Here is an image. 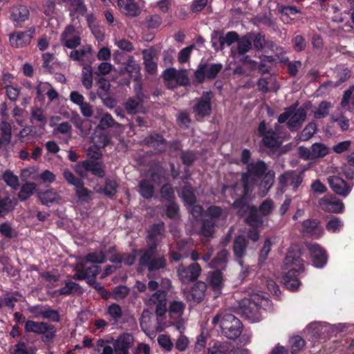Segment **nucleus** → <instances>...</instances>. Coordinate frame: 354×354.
<instances>
[{
    "label": "nucleus",
    "mask_w": 354,
    "mask_h": 354,
    "mask_svg": "<svg viewBox=\"0 0 354 354\" xmlns=\"http://www.w3.org/2000/svg\"><path fill=\"white\" fill-rule=\"evenodd\" d=\"M209 286L214 292H219L223 286V274L221 270L209 272L207 277Z\"/></svg>",
    "instance_id": "obj_31"
},
{
    "label": "nucleus",
    "mask_w": 354,
    "mask_h": 354,
    "mask_svg": "<svg viewBox=\"0 0 354 354\" xmlns=\"http://www.w3.org/2000/svg\"><path fill=\"white\" fill-rule=\"evenodd\" d=\"M205 215L209 217V219L216 223L220 219H225L227 212L221 207L213 205L207 208Z\"/></svg>",
    "instance_id": "obj_36"
},
{
    "label": "nucleus",
    "mask_w": 354,
    "mask_h": 354,
    "mask_svg": "<svg viewBox=\"0 0 354 354\" xmlns=\"http://www.w3.org/2000/svg\"><path fill=\"white\" fill-rule=\"evenodd\" d=\"M42 318L49 319L53 322H59L61 320L58 310L53 309L48 306L44 308V313H42Z\"/></svg>",
    "instance_id": "obj_61"
},
{
    "label": "nucleus",
    "mask_w": 354,
    "mask_h": 354,
    "mask_svg": "<svg viewBox=\"0 0 354 354\" xmlns=\"http://www.w3.org/2000/svg\"><path fill=\"white\" fill-rule=\"evenodd\" d=\"M257 133L259 137L262 138V145L268 149H277L281 145L277 132L272 128L268 129L264 120L260 122L257 129Z\"/></svg>",
    "instance_id": "obj_8"
},
{
    "label": "nucleus",
    "mask_w": 354,
    "mask_h": 354,
    "mask_svg": "<svg viewBox=\"0 0 354 354\" xmlns=\"http://www.w3.org/2000/svg\"><path fill=\"white\" fill-rule=\"evenodd\" d=\"M138 192L145 199H151L155 193V188L149 179H142L138 183Z\"/></svg>",
    "instance_id": "obj_32"
},
{
    "label": "nucleus",
    "mask_w": 354,
    "mask_h": 354,
    "mask_svg": "<svg viewBox=\"0 0 354 354\" xmlns=\"http://www.w3.org/2000/svg\"><path fill=\"white\" fill-rule=\"evenodd\" d=\"M144 64L146 72L149 75H154L157 72V64L153 60L151 53L144 55Z\"/></svg>",
    "instance_id": "obj_58"
},
{
    "label": "nucleus",
    "mask_w": 354,
    "mask_h": 354,
    "mask_svg": "<svg viewBox=\"0 0 354 354\" xmlns=\"http://www.w3.org/2000/svg\"><path fill=\"white\" fill-rule=\"evenodd\" d=\"M238 40H239V35L235 31L227 32L225 36L220 35L218 41L220 43L221 50L224 48L225 44L230 46L232 44L237 42Z\"/></svg>",
    "instance_id": "obj_43"
},
{
    "label": "nucleus",
    "mask_w": 354,
    "mask_h": 354,
    "mask_svg": "<svg viewBox=\"0 0 354 354\" xmlns=\"http://www.w3.org/2000/svg\"><path fill=\"white\" fill-rule=\"evenodd\" d=\"M257 208L258 212L262 216H268L272 214L274 209V202L272 199H266Z\"/></svg>",
    "instance_id": "obj_56"
},
{
    "label": "nucleus",
    "mask_w": 354,
    "mask_h": 354,
    "mask_svg": "<svg viewBox=\"0 0 354 354\" xmlns=\"http://www.w3.org/2000/svg\"><path fill=\"white\" fill-rule=\"evenodd\" d=\"M130 292V288L124 285L115 286L112 292V298L116 301L124 299Z\"/></svg>",
    "instance_id": "obj_54"
},
{
    "label": "nucleus",
    "mask_w": 354,
    "mask_h": 354,
    "mask_svg": "<svg viewBox=\"0 0 354 354\" xmlns=\"http://www.w3.org/2000/svg\"><path fill=\"white\" fill-rule=\"evenodd\" d=\"M244 174L256 181L261 179L259 189L261 190L263 196H266L268 193L274 181V171L268 169L267 164L261 160L248 164L246 171Z\"/></svg>",
    "instance_id": "obj_2"
},
{
    "label": "nucleus",
    "mask_w": 354,
    "mask_h": 354,
    "mask_svg": "<svg viewBox=\"0 0 354 354\" xmlns=\"http://www.w3.org/2000/svg\"><path fill=\"white\" fill-rule=\"evenodd\" d=\"M301 227L304 234L314 239H319L323 236L324 232L320 221L315 218L304 220L301 223Z\"/></svg>",
    "instance_id": "obj_17"
},
{
    "label": "nucleus",
    "mask_w": 354,
    "mask_h": 354,
    "mask_svg": "<svg viewBox=\"0 0 354 354\" xmlns=\"http://www.w3.org/2000/svg\"><path fill=\"white\" fill-rule=\"evenodd\" d=\"M229 252L227 250L223 249L218 252L215 257L209 262V266L214 270H225L228 262Z\"/></svg>",
    "instance_id": "obj_28"
},
{
    "label": "nucleus",
    "mask_w": 354,
    "mask_h": 354,
    "mask_svg": "<svg viewBox=\"0 0 354 354\" xmlns=\"http://www.w3.org/2000/svg\"><path fill=\"white\" fill-rule=\"evenodd\" d=\"M180 158L183 165L189 167L192 166L196 159V153L193 151H182Z\"/></svg>",
    "instance_id": "obj_62"
},
{
    "label": "nucleus",
    "mask_w": 354,
    "mask_h": 354,
    "mask_svg": "<svg viewBox=\"0 0 354 354\" xmlns=\"http://www.w3.org/2000/svg\"><path fill=\"white\" fill-rule=\"evenodd\" d=\"M342 226L343 223L339 218L333 217L327 222L326 229L329 232L335 233L337 232Z\"/></svg>",
    "instance_id": "obj_64"
},
{
    "label": "nucleus",
    "mask_w": 354,
    "mask_h": 354,
    "mask_svg": "<svg viewBox=\"0 0 354 354\" xmlns=\"http://www.w3.org/2000/svg\"><path fill=\"white\" fill-rule=\"evenodd\" d=\"M59 295H70L73 292L82 293V287L77 283L67 281L65 283V286L56 290Z\"/></svg>",
    "instance_id": "obj_41"
},
{
    "label": "nucleus",
    "mask_w": 354,
    "mask_h": 354,
    "mask_svg": "<svg viewBox=\"0 0 354 354\" xmlns=\"http://www.w3.org/2000/svg\"><path fill=\"white\" fill-rule=\"evenodd\" d=\"M207 63H201L197 69L194 71V80H193L192 84L194 85L196 84H201L204 82L206 77V71H207Z\"/></svg>",
    "instance_id": "obj_47"
},
{
    "label": "nucleus",
    "mask_w": 354,
    "mask_h": 354,
    "mask_svg": "<svg viewBox=\"0 0 354 354\" xmlns=\"http://www.w3.org/2000/svg\"><path fill=\"white\" fill-rule=\"evenodd\" d=\"M214 326L219 324L221 334L228 339H236L241 335L243 324L241 321L231 313H218L212 319Z\"/></svg>",
    "instance_id": "obj_3"
},
{
    "label": "nucleus",
    "mask_w": 354,
    "mask_h": 354,
    "mask_svg": "<svg viewBox=\"0 0 354 354\" xmlns=\"http://www.w3.org/2000/svg\"><path fill=\"white\" fill-rule=\"evenodd\" d=\"M93 49L91 45H86L80 50L73 49L70 54L69 57L71 59L79 62H84V58L87 57L88 55L92 53Z\"/></svg>",
    "instance_id": "obj_38"
},
{
    "label": "nucleus",
    "mask_w": 354,
    "mask_h": 354,
    "mask_svg": "<svg viewBox=\"0 0 354 354\" xmlns=\"http://www.w3.org/2000/svg\"><path fill=\"white\" fill-rule=\"evenodd\" d=\"M143 143L145 145L153 148L155 153H162L166 151L167 140L159 133H153L147 136Z\"/></svg>",
    "instance_id": "obj_21"
},
{
    "label": "nucleus",
    "mask_w": 354,
    "mask_h": 354,
    "mask_svg": "<svg viewBox=\"0 0 354 354\" xmlns=\"http://www.w3.org/2000/svg\"><path fill=\"white\" fill-rule=\"evenodd\" d=\"M165 232V224L163 222L153 224L149 230L147 238L151 241H155L158 236H161Z\"/></svg>",
    "instance_id": "obj_50"
},
{
    "label": "nucleus",
    "mask_w": 354,
    "mask_h": 354,
    "mask_svg": "<svg viewBox=\"0 0 354 354\" xmlns=\"http://www.w3.org/2000/svg\"><path fill=\"white\" fill-rule=\"evenodd\" d=\"M0 131L1 137L9 145L12 139V127L10 124L6 120H1L0 122Z\"/></svg>",
    "instance_id": "obj_57"
},
{
    "label": "nucleus",
    "mask_w": 354,
    "mask_h": 354,
    "mask_svg": "<svg viewBox=\"0 0 354 354\" xmlns=\"http://www.w3.org/2000/svg\"><path fill=\"white\" fill-rule=\"evenodd\" d=\"M327 181L330 189L340 196L346 197L352 190L353 186L337 176H329Z\"/></svg>",
    "instance_id": "obj_16"
},
{
    "label": "nucleus",
    "mask_w": 354,
    "mask_h": 354,
    "mask_svg": "<svg viewBox=\"0 0 354 354\" xmlns=\"http://www.w3.org/2000/svg\"><path fill=\"white\" fill-rule=\"evenodd\" d=\"M290 342L291 344L290 352L292 354L297 353L305 345V341L300 336H295L292 337Z\"/></svg>",
    "instance_id": "obj_63"
},
{
    "label": "nucleus",
    "mask_w": 354,
    "mask_h": 354,
    "mask_svg": "<svg viewBox=\"0 0 354 354\" xmlns=\"http://www.w3.org/2000/svg\"><path fill=\"white\" fill-rule=\"evenodd\" d=\"M141 106L134 97H129L124 103V108L127 113L129 115H136L139 111L138 109Z\"/></svg>",
    "instance_id": "obj_53"
},
{
    "label": "nucleus",
    "mask_w": 354,
    "mask_h": 354,
    "mask_svg": "<svg viewBox=\"0 0 354 354\" xmlns=\"http://www.w3.org/2000/svg\"><path fill=\"white\" fill-rule=\"evenodd\" d=\"M84 261L91 263H104L106 262V258L104 252L101 250L98 252H93L87 254L84 257Z\"/></svg>",
    "instance_id": "obj_48"
},
{
    "label": "nucleus",
    "mask_w": 354,
    "mask_h": 354,
    "mask_svg": "<svg viewBox=\"0 0 354 354\" xmlns=\"http://www.w3.org/2000/svg\"><path fill=\"white\" fill-rule=\"evenodd\" d=\"M301 173L295 170H289L283 172L279 176V184L282 187L290 186L294 192H296L303 182Z\"/></svg>",
    "instance_id": "obj_12"
},
{
    "label": "nucleus",
    "mask_w": 354,
    "mask_h": 354,
    "mask_svg": "<svg viewBox=\"0 0 354 354\" xmlns=\"http://www.w3.org/2000/svg\"><path fill=\"white\" fill-rule=\"evenodd\" d=\"M248 242L243 235L236 236L233 241V252L237 259H242L246 254Z\"/></svg>",
    "instance_id": "obj_27"
},
{
    "label": "nucleus",
    "mask_w": 354,
    "mask_h": 354,
    "mask_svg": "<svg viewBox=\"0 0 354 354\" xmlns=\"http://www.w3.org/2000/svg\"><path fill=\"white\" fill-rule=\"evenodd\" d=\"M306 118V111L303 107L295 109V112L287 122L288 127L292 131V128L300 127Z\"/></svg>",
    "instance_id": "obj_30"
},
{
    "label": "nucleus",
    "mask_w": 354,
    "mask_h": 354,
    "mask_svg": "<svg viewBox=\"0 0 354 354\" xmlns=\"http://www.w3.org/2000/svg\"><path fill=\"white\" fill-rule=\"evenodd\" d=\"M134 338L131 334L124 333L120 334L115 340L112 342L115 354H129L133 346Z\"/></svg>",
    "instance_id": "obj_18"
},
{
    "label": "nucleus",
    "mask_w": 354,
    "mask_h": 354,
    "mask_svg": "<svg viewBox=\"0 0 354 354\" xmlns=\"http://www.w3.org/2000/svg\"><path fill=\"white\" fill-rule=\"evenodd\" d=\"M245 208L248 209V214L245 218V223L252 227H261L263 225L262 216L259 213L256 205L250 203Z\"/></svg>",
    "instance_id": "obj_26"
},
{
    "label": "nucleus",
    "mask_w": 354,
    "mask_h": 354,
    "mask_svg": "<svg viewBox=\"0 0 354 354\" xmlns=\"http://www.w3.org/2000/svg\"><path fill=\"white\" fill-rule=\"evenodd\" d=\"M75 28L73 25H68L61 35L62 44L71 49H75L81 44L80 35H75Z\"/></svg>",
    "instance_id": "obj_19"
},
{
    "label": "nucleus",
    "mask_w": 354,
    "mask_h": 354,
    "mask_svg": "<svg viewBox=\"0 0 354 354\" xmlns=\"http://www.w3.org/2000/svg\"><path fill=\"white\" fill-rule=\"evenodd\" d=\"M317 125L315 122L308 124L300 134V139L302 141H307L316 133Z\"/></svg>",
    "instance_id": "obj_60"
},
{
    "label": "nucleus",
    "mask_w": 354,
    "mask_h": 354,
    "mask_svg": "<svg viewBox=\"0 0 354 354\" xmlns=\"http://www.w3.org/2000/svg\"><path fill=\"white\" fill-rule=\"evenodd\" d=\"M118 187V185L115 180L106 178L105 179L104 186L100 187L97 192L104 194L109 198H113L117 193Z\"/></svg>",
    "instance_id": "obj_34"
},
{
    "label": "nucleus",
    "mask_w": 354,
    "mask_h": 354,
    "mask_svg": "<svg viewBox=\"0 0 354 354\" xmlns=\"http://www.w3.org/2000/svg\"><path fill=\"white\" fill-rule=\"evenodd\" d=\"M117 1L120 12L129 17H136L141 13V8L134 0H110Z\"/></svg>",
    "instance_id": "obj_22"
},
{
    "label": "nucleus",
    "mask_w": 354,
    "mask_h": 354,
    "mask_svg": "<svg viewBox=\"0 0 354 354\" xmlns=\"http://www.w3.org/2000/svg\"><path fill=\"white\" fill-rule=\"evenodd\" d=\"M38 197L41 204L48 205L49 203H58L61 200L59 194L53 189L44 192H39Z\"/></svg>",
    "instance_id": "obj_33"
},
{
    "label": "nucleus",
    "mask_w": 354,
    "mask_h": 354,
    "mask_svg": "<svg viewBox=\"0 0 354 354\" xmlns=\"http://www.w3.org/2000/svg\"><path fill=\"white\" fill-rule=\"evenodd\" d=\"M149 180L152 183L160 185L167 180V174L165 169L159 163H154L150 165L148 169Z\"/></svg>",
    "instance_id": "obj_25"
},
{
    "label": "nucleus",
    "mask_w": 354,
    "mask_h": 354,
    "mask_svg": "<svg viewBox=\"0 0 354 354\" xmlns=\"http://www.w3.org/2000/svg\"><path fill=\"white\" fill-rule=\"evenodd\" d=\"M181 198L186 205H192L196 203V197L191 185L186 184L183 187Z\"/></svg>",
    "instance_id": "obj_40"
},
{
    "label": "nucleus",
    "mask_w": 354,
    "mask_h": 354,
    "mask_svg": "<svg viewBox=\"0 0 354 354\" xmlns=\"http://www.w3.org/2000/svg\"><path fill=\"white\" fill-rule=\"evenodd\" d=\"M265 297L259 294L250 295L239 303V310L246 318L254 320L259 318V310Z\"/></svg>",
    "instance_id": "obj_6"
},
{
    "label": "nucleus",
    "mask_w": 354,
    "mask_h": 354,
    "mask_svg": "<svg viewBox=\"0 0 354 354\" xmlns=\"http://www.w3.org/2000/svg\"><path fill=\"white\" fill-rule=\"evenodd\" d=\"M234 345L228 341L213 339L209 343L207 354H237Z\"/></svg>",
    "instance_id": "obj_15"
},
{
    "label": "nucleus",
    "mask_w": 354,
    "mask_h": 354,
    "mask_svg": "<svg viewBox=\"0 0 354 354\" xmlns=\"http://www.w3.org/2000/svg\"><path fill=\"white\" fill-rule=\"evenodd\" d=\"M206 290L205 282L196 281V283L189 289L184 291V294L187 301L199 304L203 300Z\"/></svg>",
    "instance_id": "obj_14"
},
{
    "label": "nucleus",
    "mask_w": 354,
    "mask_h": 354,
    "mask_svg": "<svg viewBox=\"0 0 354 354\" xmlns=\"http://www.w3.org/2000/svg\"><path fill=\"white\" fill-rule=\"evenodd\" d=\"M30 12L27 6L19 5L10 10V18L17 27H22L24 22L29 19Z\"/></svg>",
    "instance_id": "obj_23"
},
{
    "label": "nucleus",
    "mask_w": 354,
    "mask_h": 354,
    "mask_svg": "<svg viewBox=\"0 0 354 354\" xmlns=\"http://www.w3.org/2000/svg\"><path fill=\"white\" fill-rule=\"evenodd\" d=\"M332 107L330 102L322 101L319 104L316 111H314V118L317 120L326 118L329 114V110Z\"/></svg>",
    "instance_id": "obj_46"
},
{
    "label": "nucleus",
    "mask_w": 354,
    "mask_h": 354,
    "mask_svg": "<svg viewBox=\"0 0 354 354\" xmlns=\"http://www.w3.org/2000/svg\"><path fill=\"white\" fill-rule=\"evenodd\" d=\"M37 191V184L33 182H28L23 184L18 193L20 201H26Z\"/></svg>",
    "instance_id": "obj_37"
},
{
    "label": "nucleus",
    "mask_w": 354,
    "mask_h": 354,
    "mask_svg": "<svg viewBox=\"0 0 354 354\" xmlns=\"http://www.w3.org/2000/svg\"><path fill=\"white\" fill-rule=\"evenodd\" d=\"M167 295L165 290H158L149 298V301L156 305V314L158 317H162L167 312Z\"/></svg>",
    "instance_id": "obj_24"
},
{
    "label": "nucleus",
    "mask_w": 354,
    "mask_h": 354,
    "mask_svg": "<svg viewBox=\"0 0 354 354\" xmlns=\"http://www.w3.org/2000/svg\"><path fill=\"white\" fill-rule=\"evenodd\" d=\"M252 33L239 37V40L237 41V53L239 55H243L250 50H251L252 44Z\"/></svg>",
    "instance_id": "obj_39"
},
{
    "label": "nucleus",
    "mask_w": 354,
    "mask_h": 354,
    "mask_svg": "<svg viewBox=\"0 0 354 354\" xmlns=\"http://www.w3.org/2000/svg\"><path fill=\"white\" fill-rule=\"evenodd\" d=\"M310 147L313 160L324 158L329 153L328 147L323 143L316 142Z\"/></svg>",
    "instance_id": "obj_44"
},
{
    "label": "nucleus",
    "mask_w": 354,
    "mask_h": 354,
    "mask_svg": "<svg viewBox=\"0 0 354 354\" xmlns=\"http://www.w3.org/2000/svg\"><path fill=\"white\" fill-rule=\"evenodd\" d=\"M12 200L9 196L0 198V217H4L13 209Z\"/></svg>",
    "instance_id": "obj_49"
},
{
    "label": "nucleus",
    "mask_w": 354,
    "mask_h": 354,
    "mask_svg": "<svg viewBox=\"0 0 354 354\" xmlns=\"http://www.w3.org/2000/svg\"><path fill=\"white\" fill-rule=\"evenodd\" d=\"M118 126L120 124L115 121L112 115L109 113H104L99 122V127L102 129Z\"/></svg>",
    "instance_id": "obj_59"
},
{
    "label": "nucleus",
    "mask_w": 354,
    "mask_h": 354,
    "mask_svg": "<svg viewBox=\"0 0 354 354\" xmlns=\"http://www.w3.org/2000/svg\"><path fill=\"white\" fill-rule=\"evenodd\" d=\"M80 164L86 171H91L93 175L99 178L105 176L106 172L101 162L86 160L81 162Z\"/></svg>",
    "instance_id": "obj_29"
},
{
    "label": "nucleus",
    "mask_w": 354,
    "mask_h": 354,
    "mask_svg": "<svg viewBox=\"0 0 354 354\" xmlns=\"http://www.w3.org/2000/svg\"><path fill=\"white\" fill-rule=\"evenodd\" d=\"M216 223L211 219L202 220L201 226V234L205 237H212L214 233Z\"/></svg>",
    "instance_id": "obj_45"
},
{
    "label": "nucleus",
    "mask_w": 354,
    "mask_h": 354,
    "mask_svg": "<svg viewBox=\"0 0 354 354\" xmlns=\"http://www.w3.org/2000/svg\"><path fill=\"white\" fill-rule=\"evenodd\" d=\"M2 179L7 184V185L12 187V189H17L18 188L19 185V178L11 171L6 170L2 176Z\"/></svg>",
    "instance_id": "obj_55"
},
{
    "label": "nucleus",
    "mask_w": 354,
    "mask_h": 354,
    "mask_svg": "<svg viewBox=\"0 0 354 354\" xmlns=\"http://www.w3.org/2000/svg\"><path fill=\"white\" fill-rule=\"evenodd\" d=\"M257 181L248 176L244 173L241 175V183L243 192L241 195L233 202L232 207L238 209V214L243 216V209L251 201V194L253 191L254 185Z\"/></svg>",
    "instance_id": "obj_7"
},
{
    "label": "nucleus",
    "mask_w": 354,
    "mask_h": 354,
    "mask_svg": "<svg viewBox=\"0 0 354 354\" xmlns=\"http://www.w3.org/2000/svg\"><path fill=\"white\" fill-rule=\"evenodd\" d=\"M320 208L324 212L339 214L343 212L344 205L333 194H327L318 201Z\"/></svg>",
    "instance_id": "obj_13"
},
{
    "label": "nucleus",
    "mask_w": 354,
    "mask_h": 354,
    "mask_svg": "<svg viewBox=\"0 0 354 354\" xmlns=\"http://www.w3.org/2000/svg\"><path fill=\"white\" fill-rule=\"evenodd\" d=\"M214 97L212 91H203L200 97L196 98L195 104L192 107L197 120L210 115L212 106V100Z\"/></svg>",
    "instance_id": "obj_9"
},
{
    "label": "nucleus",
    "mask_w": 354,
    "mask_h": 354,
    "mask_svg": "<svg viewBox=\"0 0 354 354\" xmlns=\"http://www.w3.org/2000/svg\"><path fill=\"white\" fill-rule=\"evenodd\" d=\"M82 83L87 90L91 89L93 87V71L90 64H85L83 65L82 71Z\"/></svg>",
    "instance_id": "obj_35"
},
{
    "label": "nucleus",
    "mask_w": 354,
    "mask_h": 354,
    "mask_svg": "<svg viewBox=\"0 0 354 354\" xmlns=\"http://www.w3.org/2000/svg\"><path fill=\"white\" fill-rule=\"evenodd\" d=\"M35 29L30 28L26 31H15L9 35L10 46L15 48H24L29 45L35 34Z\"/></svg>",
    "instance_id": "obj_11"
},
{
    "label": "nucleus",
    "mask_w": 354,
    "mask_h": 354,
    "mask_svg": "<svg viewBox=\"0 0 354 354\" xmlns=\"http://www.w3.org/2000/svg\"><path fill=\"white\" fill-rule=\"evenodd\" d=\"M24 330L26 333L41 335V341L44 344L53 342L57 333V328L54 325L45 322L30 319L25 322Z\"/></svg>",
    "instance_id": "obj_5"
},
{
    "label": "nucleus",
    "mask_w": 354,
    "mask_h": 354,
    "mask_svg": "<svg viewBox=\"0 0 354 354\" xmlns=\"http://www.w3.org/2000/svg\"><path fill=\"white\" fill-rule=\"evenodd\" d=\"M313 265L318 268H323L327 263L326 251L317 243L308 246Z\"/></svg>",
    "instance_id": "obj_20"
},
{
    "label": "nucleus",
    "mask_w": 354,
    "mask_h": 354,
    "mask_svg": "<svg viewBox=\"0 0 354 354\" xmlns=\"http://www.w3.org/2000/svg\"><path fill=\"white\" fill-rule=\"evenodd\" d=\"M185 308V305L180 301H173L170 303L169 306V312L171 317L176 315L178 317H181Z\"/></svg>",
    "instance_id": "obj_52"
},
{
    "label": "nucleus",
    "mask_w": 354,
    "mask_h": 354,
    "mask_svg": "<svg viewBox=\"0 0 354 354\" xmlns=\"http://www.w3.org/2000/svg\"><path fill=\"white\" fill-rule=\"evenodd\" d=\"M283 262L287 266H295L283 276V285L289 290H297L301 285L298 276L301 272L304 271V261L301 258L300 250L295 249L293 247L290 248Z\"/></svg>",
    "instance_id": "obj_1"
},
{
    "label": "nucleus",
    "mask_w": 354,
    "mask_h": 354,
    "mask_svg": "<svg viewBox=\"0 0 354 354\" xmlns=\"http://www.w3.org/2000/svg\"><path fill=\"white\" fill-rule=\"evenodd\" d=\"M69 10L73 14L84 16L87 12L86 6L84 0H68Z\"/></svg>",
    "instance_id": "obj_42"
},
{
    "label": "nucleus",
    "mask_w": 354,
    "mask_h": 354,
    "mask_svg": "<svg viewBox=\"0 0 354 354\" xmlns=\"http://www.w3.org/2000/svg\"><path fill=\"white\" fill-rule=\"evenodd\" d=\"M201 272V266L197 262H194L189 266L181 263L177 268L178 279L183 284L197 281Z\"/></svg>",
    "instance_id": "obj_10"
},
{
    "label": "nucleus",
    "mask_w": 354,
    "mask_h": 354,
    "mask_svg": "<svg viewBox=\"0 0 354 354\" xmlns=\"http://www.w3.org/2000/svg\"><path fill=\"white\" fill-rule=\"evenodd\" d=\"M106 313L111 318V320H113L115 324H116L122 316V308L116 303L111 304L109 306Z\"/></svg>",
    "instance_id": "obj_51"
},
{
    "label": "nucleus",
    "mask_w": 354,
    "mask_h": 354,
    "mask_svg": "<svg viewBox=\"0 0 354 354\" xmlns=\"http://www.w3.org/2000/svg\"><path fill=\"white\" fill-rule=\"evenodd\" d=\"M142 255L139 259V264L147 267L149 272L164 269L167 266L165 256L158 254V244L153 243L147 248L140 250Z\"/></svg>",
    "instance_id": "obj_4"
}]
</instances>
